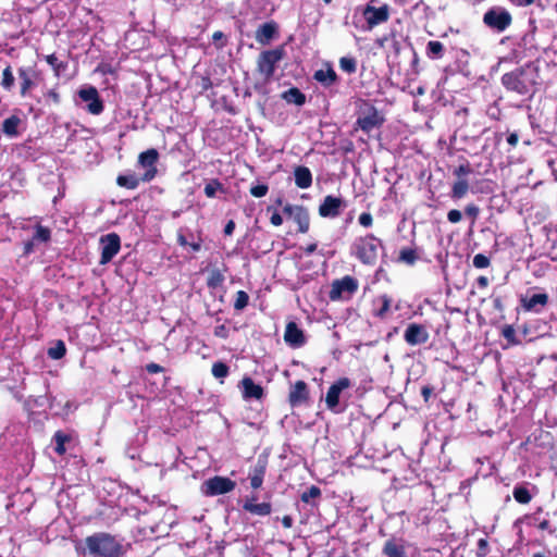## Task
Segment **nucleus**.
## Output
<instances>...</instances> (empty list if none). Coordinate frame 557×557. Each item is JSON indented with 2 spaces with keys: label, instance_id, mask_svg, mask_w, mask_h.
<instances>
[{
  "label": "nucleus",
  "instance_id": "obj_1",
  "mask_svg": "<svg viewBox=\"0 0 557 557\" xmlns=\"http://www.w3.org/2000/svg\"><path fill=\"white\" fill-rule=\"evenodd\" d=\"M82 553L89 557H123L126 547L110 533L98 532L85 539Z\"/></svg>",
  "mask_w": 557,
  "mask_h": 557
},
{
  "label": "nucleus",
  "instance_id": "obj_2",
  "mask_svg": "<svg viewBox=\"0 0 557 557\" xmlns=\"http://www.w3.org/2000/svg\"><path fill=\"white\" fill-rule=\"evenodd\" d=\"M383 250L384 245L382 240L373 234H367L354 240L350 247V255L364 265H374Z\"/></svg>",
  "mask_w": 557,
  "mask_h": 557
},
{
  "label": "nucleus",
  "instance_id": "obj_3",
  "mask_svg": "<svg viewBox=\"0 0 557 557\" xmlns=\"http://www.w3.org/2000/svg\"><path fill=\"white\" fill-rule=\"evenodd\" d=\"M285 50L283 47L262 51L257 61L259 73L265 81L270 79L275 72L276 65L283 60Z\"/></svg>",
  "mask_w": 557,
  "mask_h": 557
},
{
  "label": "nucleus",
  "instance_id": "obj_4",
  "mask_svg": "<svg viewBox=\"0 0 557 557\" xmlns=\"http://www.w3.org/2000/svg\"><path fill=\"white\" fill-rule=\"evenodd\" d=\"M236 482L226 476L215 475L206 480L201 485V492L206 496H218L232 492Z\"/></svg>",
  "mask_w": 557,
  "mask_h": 557
},
{
  "label": "nucleus",
  "instance_id": "obj_5",
  "mask_svg": "<svg viewBox=\"0 0 557 557\" xmlns=\"http://www.w3.org/2000/svg\"><path fill=\"white\" fill-rule=\"evenodd\" d=\"M483 22L491 29L500 33L511 24V15L506 9L494 7L484 14Z\"/></svg>",
  "mask_w": 557,
  "mask_h": 557
},
{
  "label": "nucleus",
  "instance_id": "obj_6",
  "mask_svg": "<svg viewBox=\"0 0 557 557\" xmlns=\"http://www.w3.org/2000/svg\"><path fill=\"white\" fill-rule=\"evenodd\" d=\"M358 286V281L350 275H346L341 280H335L331 286L330 298L332 300L350 298L357 292Z\"/></svg>",
  "mask_w": 557,
  "mask_h": 557
},
{
  "label": "nucleus",
  "instance_id": "obj_7",
  "mask_svg": "<svg viewBox=\"0 0 557 557\" xmlns=\"http://www.w3.org/2000/svg\"><path fill=\"white\" fill-rule=\"evenodd\" d=\"M99 245H100V249H101V258H100L99 263L107 264L120 251L121 238L116 233H109V234L100 237Z\"/></svg>",
  "mask_w": 557,
  "mask_h": 557
},
{
  "label": "nucleus",
  "instance_id": "obj_8",
  "mask_svg": "<svg viewBox=\"0 0 557 557\" xmlns=\"http://www.w3.org/2000/svg\"><path fill=\"white\" fill-rule=\"evenodd\" d=\"M383 122V116L371 104H364L357 119V125L366 133H370L375 127L381 126Z\"/></svg>",
  "mask_w": 557,
  "mask_h": 557
},
{
  "label": "nucleus",
  "instance_id": "obj_9",
  "mask_svg": "<svg viewBox=\"0 0 557 557\" xmlns=\"http://www.w3.org/2000/svg\"><path fill=\"white\" fill-rule=\"evenodd\" d=\"M351 386V381L348 377H341L335 383H333L326 393L325 404L327 409L333 412H339V395L343 391L349 388Z\"/></svg>",
  "mask_w": 557,
  "mask_h": 557
},
{
  "label": "nucleus",
  "instance_id": "obj_10",
  "mask_svg": "<svg viewBox=\"0 0 557 557\" xmlns=\"http://www.w3.org/2000/svg\"><path fill=\"white\" fill-rule=\"evenodd\" d=\"M363 17L367 21L368 29H372L373 27L385 23L389 17V8L384 4L380 8H375L373 5L368 4L363 9Z\"/></svg>",
  "mask_w": 557,
  "mask_h": 557
},
{
  "label": "nucleus",
  "instance_id": "obj_11",
  "mask_svg": "<svg viewBox=\"0 0 557 557\" xmlns=\"http://www.w3.org/2000/svg\"><path fill=\"white\" fill-rule=\"evenodd\" d=\"M159 159V153L156 149L151 148L141 152L138 157V163L146 169L145 174L141 177L144 182H150L157 174L156 163Z\"/></svg>",
  "mask_w": 557,
  "mask_h": 557
},
{
  "label": "nucleus",
  "instance_id": "obj_12",
  "mask_svg": "<svg viewBox=\"0 0 557 557\" xmlns=\"http://www.w3.org/2000/svg\"><path fill=\"white\" fill-rule=\"evenodd\" d=\"M79 98L87 102V110L89 113L94 115H98L103 111V102L99 97L98 90L94 86H88L86 88H82L78 91Z\"/></svg>",
  "mask_w": 557,
  "mask_h": 557
},
{
  "label": "nucleus",
  "instance_id": "obj_13",
  "mask_svg": "<svg viewBox=\"0 0 557 557\" xmlns=\"http://www.w3.org/2000/svg\"><path fill=\"white\" fill-rule=\"evenodd\" d=\"M429 337L426 327L418 323H410L404 333V339L410 346L424 344L429 341Z\"/></svg>",
  "mask_w": 557,
  "mask_h": 557
},
{
  "label": "nucleus",
  "instance_id": "obj_14",
  "mask_svg": "<svg viewBox=\"0 0 557 557\" xmlns=\"http://www.w3.org/2000/svg\"><path fill=\"white\" fill-rule=\"evenodd\" d=\"M344 208V201L339 197L329 195L324 197L323 201L319 206V214L322 218L334 219L341 214V210Z\"/></svg>",
  "mask_w": 557,
  "mask_h": 557
},
{
  "label": "nucleus",
  "instance_id": "obj_15",
  "mask_svg": "<svg viewBox=\"0 0 557 557\" xmlns=\"http://www.w3.org/2000/svg\"><path fill=\"white\" fill-rule=\"evenodd\" d=\"M548 302V295L544 292L528 290L524 295V311L541 312Z\"/></svg>",
  "mask_w": 557,
  "mask_h": 557
},
{
  "label": "nucleus",
  "instance_id": "obj_16",
  "mask_svg": "<svg viewBox=\"0 0 557 557\" xmlns=\"http://www.w3.org/2000/svg\"><path fill=\"white\" fill-rule=\"evenodd\" d=\"M278 35L277 24L273 21L263 23L256 30L255 38L260 45H269Z\"/></svg>",
  "mask_w": 557,
  "mask_h": 557
},
{
  "label": "nucleus",
  "instance_id": "obj_17",
  "mask_svg": "<svg viewBox=\"0 0 557 557\" xmlns=\"http://www.w3.org/2000/svg\"><path fill=\"white\" fill-rule=\"evenodd\" d=\"M309 398L308 386L305 381H297L289 391L288 400L293 407L299 406Z\"/></svg>",
  "mask_w": 557,
  "mask_h": 557
},
{
  "label": "nucleus",
  "instance_id": "obj_18",
  "mask_svg": "<svg viewBox=\"0 0 557 557\" xmlns=\"http://www.w3.org/2000/svg\"><path fill=\"white\" fill-rule=\"evenodd\" d=\"M284 341L292 347H300L305 344V336L302 331L295 322H289L286 325Z\"/></svg>",
  "mask_w": 557,
  "mask_h": 557
},
{
  "label": "nucleus",
  "instance_id": "obj_19",
  "mask_svg": "<svg viewBox=\"0 0 557 557\" xmlns=\"http://www.w3.org/2000/svg\"><path fill=\"white\" fill-rule=\"evenodd\" d=\"M265 469L267 461L264 459L259 458L249 472V480L252 488L257 490L261 487L265 474Z\"/></svg>",
  "mask_w": 557,
  "mask_h": 557
},
{
  "label": "nucleus",
  "instance_id": "obj_20",
  "mask_svg": "<svg viewBox=\"0 0 557 557\" xmlns=\"http://www.w3.org/2000/svg\"><path fill=\"white\" fill-rule=\"evenodd\" d=\"M240 384L243 388V397L245 399H260L262 397V387L256 384L251 377L245 376Z\"/></svg>",
  "mask_w": 557,
  "mask_h": 557
},
{
  "label": "nucleus",
  "instance_id": "obj_21",
  "mask_svg": "<svg viewBox=\"0 0 557 557\" xmlns=\"http://www.w3.org/2000/svg\"><path fill=\"white\" fill-rule=\"evenodd\" d=\"M295 184L301 189H307L312 185V173L309 168L299 165L294 170Z\"/></svg>",
  "mask_w": 557,
  "mask_h": 557
},
{
  "label": "nucleus",
  "instance_id": "obj_22",
  "mask_svg": "<svg viewBox=\"0 0 557 557\" xmlns=\"http://www.w3.org/2000/svg\"><path fill=\"white\" fill-rule=\"evenodd\" d=\"M35 71L32 67H20L18 77L21 79V95L24 97L34 87Z\"/></svg>",
  "mask_w": 557,
  "mask_h": 557
},
{
  "label": "nucleus",
  "instance_id": "obj_23",
  "mask_svg": "<svg viewBox=\"0 0 557 557\" xmlns=\"http://www.w3.org/2000/svg\"><path fill=\"white\" fill-rule=\"evenodd\" d=\"M386 557H406L405 546L400 540L391 539L383 546Z\"/></svg>",
  "mask_w": 557,
  "mask_h": 557
},
{
  "label": "nucleus",
  "instance_id": "obj_24",
  "mask_svg": "<svg viewBox=\"0 0 557 557\" xmlns=\"http://www.w3.org/2000/svg\"><path fill=\"white\" fill-rule=\"evenodd\" d=\"M243 508L245 511L250 512L256 516H269L272 511V506L270 503H252L251 500H245Z\"/></svg>",
  "mask_w": 557,
  "mask_h": 557
},
{
  "label": "nucleus",
  "instance_id": "obj_25",
  "mask_svg": "<svg viewBox=\"0 0 557 557\" xmlns=\"http://www.w3.org/2000/svg\"><path fill=\"white\" fill-rule=\"evenodd\" d=\"M292 219L297 223L300 233H307L309 231L310 218L305 207L301 206Z\"/></svg>",
  "mask_w": 557,
  "mask_h": 557
},
{
  "label": "nucleus",
  "instance_id": "obj_26",
  "mask_svg": "<svg viewBox=\"0 0 557 557\" xmlns=\"http://www.w3.org/2000/svg\"><path fill=\"white\" fill-rule=\"evenodd\" d=\"M314 79L323 86L330 87L336 82L337 75L333 69L329 67L326 70H318L314 73Z\"/></svg>",
  "mask_w": 557,
  "mask_h": 557
},
{
  "label": "nucleus",
  "instance_id": "obj_27",
  "mask_svg": "<svg viewBox=\"0 0 557 557\" xmlns=\"http://www.w3.org/2000/svg\"><path fill=\"white\" fill-rule=\"evenodd\" d=\"M520 74L521 73L518 71L511 72V73H506L505 75H503L502 82L506 86V88L511 89V90H517L518 92H520L521 87H522Z\"/></svg>",
  "mask_w": 557,
  "mask_h": 557
},
{
  "label": "nucleus",
  "instance_id": "obj_28",
  "mask_svg": "<svg viewBox=\"0 0 557 557\" xmlns=\"http://www.w3.org/2000/svg\"><path fill=\"white\" fill-rule=\"evenodd\" d=\"M21 119L17 115H11L3 121L2 131L9 137H16L18 135V125Z\"/></svg>",
  "mask_w": 557,
  "mask_h": 557
},
{
  "label": "nucleus",
  "instance_id": "obj_29",
  "mask_svg": "<svg viewBox=\"0 0 557 557\" xmlns=\"http://www.w3.org/2000/svg\"><path fill=\"white\" fill-rule=\"evenodd\" d=\"M282 98L288 103L302 106L306 102V96L298 88H290L283 92Z\"/></svg>",
  "mask_w": 557,
  "mask_h": 557
},
{
  "label": "nucleus",
  "instance_id": "obj_30",
  "mask_svg": "<svg viewBox=\"0 0 557 557\" xmlns=\"http://www.w3.org/2000/svg\"><path fill=\"white\" fill-rule=\"evenodd\" d=\"M140 178H138L135 174L128 175H119L116 183L121 187H125L127 189H135L138 187Z\"/></svg>",
  "mask_w": 557,
  "mask_h": 557
},
{
  "label": "nucleus",
  "instance_id": "obj_31",
  "mask_svg": "<svg viewBox=\"0 0 557 557\" xmlns=\"http://www.w3.org/2000/svg\"><path fill=\"white\" fill-rule=\"evenodd\" d=\"M444 53V45L441 41L432 40L428 42L426 54L431 59H441Z\"/></svg>",
  "mask_w": 557,
  "mask_h": 557
},
{
  "label": "nucleus",
  "instance_id": "obj_32",
  "mask_svg": "<svg viewBox=\"0 0 557 557\" xmlns=\"http://www.w3.org/2000/svg\"><path fill=\"white\" fill-rule=\"evenodd\" d=\"M224 280V274L219 269H212L207 277V285L210 288H218L223 284Z\"/></svg>",
  "mask_w": 557,
  "mask_h": 557
},
{
  "label": "nucleus",
  "instance_id": "obj_33",
  "mask_svg": "<svg viewBox=\"0 0 557 557\" xmlns=\"http://www.w3.org/2000/svg\"><path fill=\"white\" fill-rule=\"evenodd\" d=\"M45 60L52 67L55 76H60L66 70L67 64L60 61L54 53L45 55Z\"/></svg>",
  "mask_w": 557,
  "mask_h": 557
},
{
  "label": "nucleus",
  "instance_id": "obj_34",
  "mask_svg": "<svg viewBox=\"0 0 557 557\" xmlns=\"http://www.w3.org/2000/svg\"><path fill=\"white\" fill-rule=\"evenodd\" d=\"M469 190V184L466 180H458L451 188V198L461 199Z\"/></svg>",
  "mask_w": 557,
  "mask_h": 557
},
{
  "label": "nucleus",
  "instance_id": "obj_35",
  "mask_svg": "<svg viewBox=\"0 0 557 557\" xmlns=\"http://www.w3.org/2000/svg\"><path fill=\"white\" fill-rule=\"evenodd\" d=\"M66 352V347L63 341H57L53 346H51L47 354L53 360L61 359Z\"/></svg>",
  "mask_w": 557,
  "mask_h": 557
},
{
  "label": "nucleus",
  "instance_id": "obj_36",
  "mask_svg": "<svg viewBox=\"0 0 557 557\" xmlns=\"http://www.w3.org/2000/svg\"><path fill=\"white\" fill-rule=\"evenodd\" d=\"M51 238V231L40 224L36 225L33 239L36 243H48Z\"/></svg>",
  "mask_w": 557,
  "mask_h": 557
},
{
  "label": "nucleus",
  "instance_id": "obj_37",
  "mask_svg": "<svg viewBox=\"0 0 557 557\" xmlns=\"http://www.w3.org/2000/svg\"><path fill=\"white\" fill-rule=\"evenodd\" d=\"M321 496V490L320 487L315 485H311L307 491H305L300 498L306 504H312L314 505V500L320 498Z\"/></svg>",
  "mask_w": 557,
  "mask_h": 557
},
{
  "label": "nucleus",
  "instance_id": "obj_38",
  "mask_svg": "<svg viewBox=\"0 0 557 557\" xmlns=\"http://www.w3.org/2000/svg\"><path fill=\"white\" fill-rule=\"evenodd\" d=\"M542 510H539L537 515L534 516H525L524 521L528 524H537L541 529H547L549 525V521L546 517L541 518Z\"/></svg>",
  "mask_w": 557,
  "mask_h": 557
},
{
  "label": "nucleus",
  "instance_id": "obj_39",
  "mask_svg": "<svg viewBox=\"0 0 557 557\" xmlns=\"http://www.w3.org/2000/svg\"><path fill=\"white\" fill-rule=\"evenodd\" d=\"M53 440L55 442V447H54V450L57 454L59 455H63L65 453V442H67L70 438L66 434L62 433L61 431H58L54 436H53Z\"/></svg>",
  "mask_w": 557,
  "mask_h": 557
},
{
  "label": "nucleus",
  "instance_id": "obj_40",
  "mask_svg": "<svg viewBox=\"0 0 557 557\" xmlns=\"http://www.w3.org/2000/svg\"><path fill=\"white\" fill-rule=\"evenodd\" d=\"M1 85L5 90H11L14 85V76L10 65H8L2 72Z\"/></svg>",
  "mask_w": 557,
  "mask_h": 557
},
{
  "label": "nucleus",
  "instance_id": "obj_41",
  "mask_svg": "<svg viewBox=\"0 0 557 557\" xmlns=\"http://www.w3.org/2000/svg\"><path fill=\"white\" fill-rule=\"evenodd\" d=\"M212 375L215 379H224L228 374V367L224 362H215L211 369Z\"/></svg>",
  "mask_w": 557,
  "mask_h": 557
},
{
  "label": "nucleus",
  "instance_id": "obj_42",
  "mask_svg": "<svg viewBox=\"0 0 557 557\" xmlns=\"http://www.w3.org/2000/svg\"><path fill=\"white\" fill-rule=\"evenodd\" d=\"M223 185L218 180H211L205 186V194L208 198H213L218 190H222Z\"/></svg>",
  "mask_w": 557,
  "mask_h": 557
},
{
  "label": "nucleus",
  "instance_id": "obj_43",
  "mask_svg": "<svg viewBox=\"0 0 557 557\" xmlns=\"http://www.w3.org/2000/svg\"><path fill=\"white\" fill-rule=\"evenodd\" d=\"M339 66L344 72L348 74L355 73L357 70V63L354 58L343 57L339 60Z\"/></svg>",
  "mask_w": 557,
  "mask_h": 557
},
{
  "label": "nucleus",
  "instance_id": "obj_44",
  "mask_svg": "<svg viewBox=\"0 0 557 557\" xmlns=\"http://www.w3.org/2000/svg\"><path fill=\"white\" fill-rule=\"evenodd\" d=\"M377 300L381 302V307L376 311V315L384 318L391 308L392 299L387 295H382Z\"/></svg>",
  "mask_w": 557,
  "mask_h": 557
},
{
  "label": "nucleus",
  "instance_id": "obj_45",
  "mask_svg": "<svg viewBox=\"0 0 557 557\" xmlns=\"http://www.w3.org/2000/svg\"><path fill=\"white\" fill-rule=\"evenodd\" d=\"M248 301H249L248 294L246 292H244V290H238L236 293V299H235V302H234L235 310H243L244 308L247 307Z\"/></svg>",
  "mask_w": 557,
  "mask_h": 557
},
{
  "label": "nucleus",
  "instance_id": "obj_46",
  "mask_svg": "<svg viewBox=\"0 0 557 557\" xmlns=\"http://www.w3.org/2000/svg\"><path fill=\"white\" fill-rule=\"evenodd\" d=\"M472 263L476 269H485L490 265V259L483 253H478L473 257Z\"/></svg>",
  "mask_w": 557,
  "mask_h": 557
},
{
  "label": "nucleus",
  "instance_id": "obj_47",
  "mask_svg": "<svg viewBox=\"0 0 557 557\" xmlns=\"http://www.w3.org/2000/svg\"><path fill=\"white\" fill-rule=\"evenodd\" d=\"M268 190H269L268 185H265V184H259V185L252 186V187L250 188V194H251L253 197H256V198H261V197H263V196H265V195H267Z\"/></svg>",
  "mask_w": 557,
  "mask_h": 557
},
{
  "label": "nucleus",
  "instance_id": "obj_48",
  "mask_svg": "<svg viewBox=\"0 0 557 557\" xmlns=\"http://www.w3.org/2000/svg\"><path fill=\"white\" fill-rule=\"evenodd\" d=\"M358 221H359L360 225H362L363 227H370L373 223V218H372L371 213L363 212L359 215Z\"/></svg>",
  "mask_w": 557,
  "mask_h": 557
},
{
  "label": "nucleus",
  "instance_id": "obj_49",
  "mask_svg": "<svg viewBox=\"0 0 557 557\" xmlns=\"http://www.w3.org/2000/svg\"><path fill=\"white\" fill-rule=\"evenodd\" d=\"M447 219L450 223H458L461 221L462 214L459 210L453 209V210L448 211Z\"/></svg>",
  "mask_w": 557,
  "mask_h": 557
},
{
  "label": "nucleus",
  "instance_id": "obj_50",
  "mask_svg": "<svg viewBox=\"0 0 557 557\" xmlns=\"http://www.w3.org/2000/svg\"><path fill=\"white\" fill-rule=\"evenodd\" d=\"M471 172L472 170L468 164H461L454 171V174L458 177H461L469 175Z\"/></svg>",
  "mask_w": 557,
  "mask_h": 557
},
{
  "label": "nucleus",
  "instance_id": "obj_51",
  "mask_svg": "<svg viewBox=\"0 0 557 557\" xmlns=\"http://www.w3.org/2000/svg\"><path fill=\"white\" fill-rule=\"evenodd\" d=\"M465 211L466 214L471 216L473 221L478 218L480 212L479 208L475 205H468Z\"/></svg>",
  "mask_w": 557,
  "mask_h": 557
},
{
  "label": "nucleus",
  "instance_id": "obj_52",
  "mask_svg": "<svg viewBox=\"0 0 557 557\" xmlns=\"http://www.w3.org/2000/svg\"><path fill=\"white\" fill-rule=\"evenodd\" d=\"M503 336L511 343H515L513 336H515V329L510 325H507L503 330Z\"/></svg>",
  "mask_w": 557,
  "mask_h": 557
},
{
  "label": "nucleus",
  "instance_id": "obj_53",
  "mask_svg": "<svg viewBox=\"0 0 557 557\" xmlns=\"http://www.w3.org/2000/svg\"><path fill=\"white\" fill-rule=\"evenodd\" d=\"M400 259L411 263L414 261V252L412 250H403L400 252Z\"/></svg>",
  "mask_w": 557,
  "mask_h": 557
},
{
  "label": "nucleus",
  "instance_id": "obj_54",
  "mask_svg": "<svg viewBox=\"0 0 557 557\" xmlns=\"http://www.w3.org/2000/svg\"><path fill=\"white\" fill-rule=\"evenodd\" d=\"M301 206H293V205H286L283 208V212L287 214L289 218H292L300 208Z\"/></svg>",
  "mask_w": 557,
  "mask_h": 557
},
{
  "label": "nucleus",
  "instance_id": "obj_55",
  "mask_svg": "<svg viewBox=\"0 0 557 557\" xmlns=\"http://www.w3.org/2000/svg\"><path fill=\"white\" fill-rule=\"evenodd\" d=\"M432 393H433V388L431 386H429V385H425V386H423L421 388V395H422V397H423L425 403L429 401Z\"/></svg>",
  "mask_w": 557,
  "mask_h": 557
},
{
  "label": "nucleus",
  "instance_id": "obj_56",
  "mask_svg": "<svg viewBox=\"0 0 557 557\" xmlns=\"http://www.w3.org/2000/svg\"><path fill=\"white\" fill-rule=\"evenodd\" d=\"M270 222H271L274 226H280V225H282V223H283V218H282V215H281L278 212H276V211H275V212L271 215Z\"/></svg>",
  "mask_w": 557,
  "mask_h": 557
},
{
  "label": "nucleus",
  "instance_id": "obj_57",
  "mask_svg": "<svg viewBox=\"0 0 557 557\" xmlns=\"http://www.w3.org/2000/svg\"><path fill=\"white\" fill-rule=\"evenodd\" d=\"M35 244H37L33 238L26 243H24V255H29L34 251Z\"/></svg>",
  "mask_w": 557,
  "mask_h": 557
},
{
  "label": "nucleus",
  "instance_id": "obj_58",
  "mask_svg": "<svg viewBox=\"0 0 557 557\" xmlns=\"http://www.w3.org/2000/svg\"><path fill=\"white\" fill-rule=\"evenodd\" d=\"M513 497L515 499L522 504V485H516L513 488Z\"/></svg>",
  "mask_w": 557,
  "mask_h": 557
},
{
  "label": "nucleus",
  "instance_id": "obj_59",
  "mask_svg": "<svg viewBox=\"0 0 557 557\" xmlns=\"http://www.w3.org/2000/svg\"><path fill=\"white\" fill-rule=\"evenodd\" d=\"M235 230V223L233 220H230L226 225L224 226V234L225 235H232Z\"/></svg>",
  "mask_w": 557,
  "mask_h": 557
},
{
  "label": "nucleus",
  "instance_id": "obj_60",
  "mask_svg": "<svg viewBox=\"0 0 557 557\" xmlns=\"http://www.w3.org/2000/svg\"><path fill=\"white\" fill-rule=\"evenodd\" d=\"M147 371H148L149 373H159V372H161V371H162V367H161V366H159V364H157V363H149V364L147 366Z\"/></svg>",
  "mask_w": 557,
  "mask_h": 557
},
{
  "label": "nucleus",
  "instance_id": "obj_61",
  "mask_svg": "<svg viewBox=\"0 0 557 557\" xmlns=\"http://www.w3.org/2000/svg\"><path fill=\"white\" fill-rule=\"evenodd\" d=\"M282 524L286 529L292 528L293 527V518L290 516H284L282 518Z\"/></svg>",
  "mask_w": 557,
  "mask_h": 557
},
{
  "label": "nucleus",
  "instance_id": "obj_62",
  "mask_svg": "<svg viewBox=\"0 0 557 557\" xmlns=\"http://www.w3.org/2000/svg\"><path fill=\"white\" fill-rule=\"evenodd\" d=\"M508 144L516 146L519 141V136L517 134H510L507 138Z\"/></svg>",
  "mask_w": 557,
  "mask_h": 557
},
{
  "label": "nucleus",
  "instance_id": "obj_63",
  "mask_svg": "<svg viewBox=\"0 0 557 557\" xmlns=\"http://www.w3.org/2000/svg\"><path fill=\"white\" fill-rule=\"evenodd\" d=\"M224 38V34L220 30L218 32H214L213 35H212V40L213 42H219L220 40H222Z\"/></svg>",
  "mask_w": 557,
  "mask_h": 557
},
{
  "label": "nucleus",
  "instance_id": "obj_64",
  "mask_svg": "<svg viewBox=\"0 0 557 557\" xmlns=\"http://www.w3.org/2000/svg\"><path fill=\"white\" fill-rule=\"evenodd\" d=\"M306 255H312L317 250V244H310L306 248H304Z\"/></svg>",
  "mask_w": 557,
  "mask_h": 557
}]
</instances>
